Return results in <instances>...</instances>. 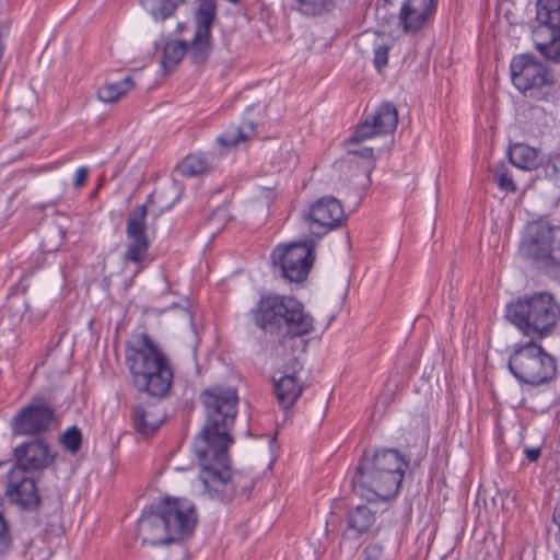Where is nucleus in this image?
Returning <instances> with one entry per match:
<instances>
[{"label": "nucleus", "instance_id": "1", "mask_svg": "<svg viewBox=\"0 0 560 560\" xmlns=\"http://www.w3.org/2000/svg\"><path fill=\"white\" fill-rule=\"evenodd\" d=\"M206 423L194 441V453L201 466V474L194 486L211 499L231 501L247 498L254 482L241 471H232L228 448L233 443L230 433L237 415L238 397L231 387H213L202 393Z\"/></svg>", "mask_w": 560, "mask_h": 560}, {"label": "nucleus", "instance_id": "2", "mask_svg": "<svg viewBox=\"0 0 560 560\" xmlns=\"http://www.w3.org/2000/svg\"><path fill=\"white\" fill-rule=\"evenodd\" d=\"M125 362L133 388L153 401L139 402L130 408L135 431L143 438L153 435L165 420L160 400L167 396L173 384L174 370L168 357L148 334H138L126 342Z\"/></svg>", "mask_w": 560, "mask_h": 560}, {"label": "nucleus", "instance_id": "3", "mask_svg": "<svg viewBox=\"0 0 560 560\" xmlns=\"http://www.w3.org/2000/svg\"><path fill=\"white\" fill-rule=\"evenodd\" d=\"M194 503L187 499L165 498L143 509L138 520V536L153 547L182 542L197 525Z\"/></svg>", "mask_w": 560, "mask_h": 560}, {"label": "nucleus", "instance_id": "4", "mask_svg": "<svg viewBox=\"0 0 560 560\" xmlns=\"http://www.w3.org/2000/svg\"><path fill=\"white\" fill-rule=\"evenodd\" d=\"M254 324L265 334L276 337H302L313 332L314 318L293 296L261 295L250 310Z\"/></svg>", "mask_w": 560, "mask_h": 560}, {"label": "nucleus", "instance_id": "5", "mask_svg": "<svg viewBox=\"0 0 560 560\" xmlns=\"http://www.w3.org/2000/svg\"><path fill=\"white\" fill-rule=\"evenodd\" d=\"M506 319L522 338L546 339L560 320V306L552 294L536 292L511 302L505 307Z\"/></svg>", "mask_w": 560, "mask_h": 560}, {"label": "nucleus", "instance_id": "6", "mask_svg": "<svg viewBox=\"0 0 560 560\" xmlns=\"http://www.w3.org/2000/svg\"><path fill=\"white\" fill-rule=\"evenodd\" d=\"M542 340L521 338L512 346L508 369L518 384L538 387L557 378V360L542 347Z\"/></svg>", "mask_w": 560, "mask_h": 560}, {"label": "nucleus", "instance_id": "7", "mask_svg": "<svg viewBox=\"0 0 560 560\" xmlns=\"http://www.w3.org/2000/svg\"><path fill=\"white\" fill-rule=\"evenodd\" d=\"M518 254L550 278L560 279V226L530 222L522 237Z\"/></svg>", "mask_w": 560, "mask_h": 560}, {"label": "nucleus", "instance_id": "8", "mask_svg": "<svg viewBox=\"0 0 560 560\" xmlns=\"http://www.w3.org/2000/svg\"><path fill=\"white\" fill-rule=\"evenodd\" d=\"M511 79L524 97L534 101L553 102L556 81L552 71L533 54L513 57L510 63Z\"/></svg>", "mask_w": 560, "mask_h": 560}, {"label": "nucleus", "instance_id": "9", "mask_svg": "<svg viewBox=\"0 0 560 560\" xmlns=\"http://www.w3.org/2000/svg\"><path fill=\"white\" fill-rule=\"evenodd\" d=\"M530 34L536 50L547 60L560 63V5L558 0H538Z\"/></svg>", "mask_w": 560, "mask_h": 560}, {"label": "nucleus", "instance_id": "10", "mask_svg": "<svg viewBox=\"0 0 560 560\" xmlns=\"http://www.w3.org/2000/svg\"><path fill=\"white\" fill-rule=\"evenodd\" d=\"M401 481L398 475L377 471L374 465L369 463L366 454L360 459L352 477L354 491L368 501H385L395 497Z\"/></svg>", "mask_w": 560, "mask_h": 560}, {"label": "nucleus", "instance_id": "11", "mask_svg": "<svg viewBox=\"0 0 560 560\" xmlns=\"http://www.w3.org/2000/svg\"><path fill=\"white\" fill-rule=\"evenodd\" d=\"M55 416V408L44 397L34 396L12 418V434L32 438L45 434L52 428Z\"/></svg>", "mask_w": 560, "mask_h": 560}, {"label": "nucleus", "instance_id": "12", "mask_svg": "<svg viewBox=\"0 0 560 560\" xmlns=\"http://www.w3.org/2000/svg\"><path fill=\"white\" fill-rule=\"evenodd\" d=\"M315 255L306 242L278 245L271 253L275 268L289 282H303L313 266Z\"/></svg>", "mask_w": 560, "mask_h": 560}, {"label": "nucleus", "instance_id": "13", "mask_svg": "<svg viewBox=\"0 0 560 560\" xmlns=\"http://www.w3.org/2000/svg\"><path fill=\"white\" fill-rule=\"evenodd\" d=\"M217 18L215 0H199L194 13L196 24L191 40L187 42V52L195 65H203L210 57L211 28Z\"/></svg>", "mask_w": 560, "mask_h": 560}, {"label": "nucleus", "instance_id": "14", "mask_svg": "<svg viewBox=\"0 0 560 560\" xmlns=\"http://www.w3.org/2000/svg\"><path fill=\"white\" fill-rule=\"evenodd\" d=\"M148 207L145 203L137 206L128 213L126 221V236L128 244L122 256L124 262L137 266V272L143 269V262L149 255L151 241L147 234Z\"/></svg>", "mask_w": 560, "mask_h": 560}, {"label": "nucleus", "instance_id": "15", "mask_svg": "<svg viewBox=\"0 0 560 560\" xmlns=\"http://www.w3.org/2000/svg\"><path fill=\"white\" fill-rule=\"evenodd\" d=\"M311 234L316 237L326 235L346 221L343 208L338 199L326 196L313 203L304 214Z\"/></svg>", "mask_w": 560, "mask_h": 560}, {"label": "nucleus", "instance_id": "16", "mask_svg": "<svg viewBox=\"0 0 560 560\" xmlns=\"http://www.w3.org/2000/svg\"><path fill=\"white\" fill-rule=\"evenodd\" d=\"M397 124L398 113L396 107L390 102H384L358 126L355 132L349 139V143H359L373 137L392 133L395 131Z\"/></svg>", "mask_w": 560, "mask_h": 560}, {"label": "nucleus", "instance_id": "17", "mask_svg": "<svg viewBox=\"0 0 560 560\" xmlns=\"http://www.w3.org/2000/svg\"><path fill=\"white\" fill-rule=\"evenodd\" d=\"M13 455L15 464L11 467L32 474L49 467L56 458V454L50 451L49 444L42 439H33L18 445Z\"/></svg>", "mask_w": 560, "mask_h": 560}, {"label": "nucleus", "instance_id": "18", "mask_svg": "<svg viewBox=\"0 0 560 560\" xmlns=\"http://www.w3.org/2000/svg\"><path fill=\"white\" fill-rule=\"evenodd\" d=\"M5 494L23 510H34L39 505L36 483L32 474L11 468L8 472Z\"/></svg>", "mask_w": 560, "mask_h": 560}, {"label": "nucleus", "instance_id": "19", "mask_svg": "<svg viewBox=\"0 0 560 560\" xmlns=\"http://www.w3.org/2000/svg\"><path fill=\"white\" fill-rule=\"evenodd\" d=\"M303 369V363L298 358H291L284 369V373L279 378H273L275 394L279 405L283 408H290L295 404L303 392L298 373Z\"/></svg>", "mask_w": 560, "mask_h": 560}, {"label": "nucleus", "instance_id": "20", "mask_svg": "<svg viewBox=\"0 0 560 560\" xmlns=\"http://www.w3.org/2000/svg\"><path fill=\"white\" fill-rule=\"evenodd\" d=\"M436 7V0H405L399 12L404 32L415 34L424 27L433 19Z\"/></svg>", "mask_w": 560, "mask_h": 560}, {"label": "nucleus", "instance_id": "21", "mask_svg": "<svg viewBox=\"0 0 560 560\" xmlns=\"http://www.w3.org/2000/svg\"><path fill=\"white\" fill-rule=\"evenodd\" d=\"M369 463L373 464L377 471H388V474L398 475L400 479H404L409 466L405 457L393 448L375 452L373 456H369Z\"/></svg>", "mask_w": 560, "mask_h": 560}, {"label": "nucleus", "instance_id": "22", "mask_svg": "<svg viewBox=\"0 0 560 560\" xmlns=\"http://www.w3.org/2000/svg\"><path fill=\"white\" fill-rule=\"evenodd\" d=\"M188 0H140V5L150 18L156 23H163L172 19L179 7Z\"/></svg>", "mask_w": 560, "mask_h": 560}, {"label": "nucleus", "instance_id": "23", "mask_svg": "<svg viewBox=\"0 0 560 560\" xmlns=\"http://www.w3.org/2000/svg\"><path fill=\"white\" fill-rule=\"evenodd\" d=\"M375 523V513L366 505H358L347 513V535L354 538L366 533Z\"/></svg>", "mask_w": 560, "mask_h": 560}, {"label": "nucleus", "instance_id": "24", "mask_svg": "<svg viewBox=\"0 0 560 560\" xmlns=\"http://www.w3.org/2000/svg\"><path fill=\"white\" fill-rule=\"evenodd\" d=\"M214 167V155L210 153H190L177 164V171L186 177L210 172Z\"/></svg>", "mask_w": 560, "mask_h": 560}, {"label": "nucleus", "instance_id": "25", "mask_svg": "<svg viewBox=\"0 0 560 560\" xmlns=\"http://www.w3.org/2000/svg\"><path fill=\"white\" fill-rule=\"evenodd\" d=\"M256 122L253 120H243L238 126H230L220 136L217 141L225 148H234L241 142H246L256 133Z\"/></svg>", "mask_w": 560, "mask_h": 560}, {"label": "nucleus", "instance_id": "26", "mask_svg": "<svg viewBox=\"0 0 560 560\" xmlns=\"http://www.w3.org/2000/svg\"><path fill=\"white\" fill-rule=\"evenodd\" d=\"M509 159L514 166L524 171L536 170L541 163L539 152L524 143H516L511 147Z\"/></svg>", "mask_w": 560, "mask_h": 560}, {"label": "nucleus", "instance_id": "27", "mask_svg": "<svg viewBox=\"0 0 560 560\" xmlns=\"http://www.w3.org/2000/svg\"><path fill=\"white\" fill-rule=\"evenodd\" d=\"M288 7L303 16L313 18L331 12L336 0H287Z\"/></svg>", "mask_w": 560, "mask_h": 560}, {"label": "nucleus", "instance_id": "28", "mask_svg": "<svg viewBox=\"0 0 560 560\" xmlns=\"http://www.w3.org/2000/svg\"><path fill=\"white\" fill-rule=\"evenodd\" d=\"M187 52L186 40H171L167 42L163 48L161 58V66L165 73L172 72L184 58Z\"/></svg>", "mask_w": 560, "mask_h": 560}, {"label": "nucleus", "instance_id": "29", "mask_svg": "<svg viewBox=\"0 0 560 560\" xmlns=\"http://www.w3.org/2000/svg\"><path fill=\"white\" fill-rule=\"evenodd\" d=\"M133 85L132 78L129 75L119 81L106 82L98 89L97 96L104 103H113L127 94Z\"/></svg>", "mask_w": 560, "mask_h": 560}, {"label": "nucleus", "instance_id": "30", "mask_svg": "<svg viewBox=\"0 0 560 560\" xmlns=\"http://www.w3.org/2000/svg\"><path fill=\"white\" fill-rule=\"evenodd\" d=\"M373 63L378 72H381L388 63V54L392 49V39L384 34H374L372 42Z\"/></svg>", "mask_w": 560, "mask_h": 560}, {"label": "nucleus", "instance_id": "31", "mask_svg": "<svg viewBox=\"0 0 560 560\" xmlns=\"http://www.w3.org/2000/svg\"><path fill=\"white\" fill-rule=\"evenodd\" d=\"M62 447L71 454H75L81 448L82 433L75 425L68 428L60 436Z\"/></svg>", "mask_w": 560, "mask_h": 560}, {"label": "nucleus", "instance_id": "32", "mask_svg": "<svg viewBox=\"0 0 560 560\" xmlns=\"http://www.w3.org/2000/svg\"><path fill=\"white\" fill-rule=\"evenodd\" d=\"M493 177L501 189L510 192H514L516 190V185L510 174L508 166L503 162L494 166Z\"/></svg>", "mask_w": 560, "mask_h": 560}, {"label": "nucleus", "instance_id": "33", "mask_svg": "<svg viewBox=\"0 0 560 560\" xmlns=\"http://www.w3.org/2000/svg\"><path fill=\"white\" fill-rule=\"evenodd\" d=\"M359 560H386L384 548L378 544L368 545L362 550Z\"/></svg>", "mask_w": 560, "mask_h": 560}, {"label": "nucleus", "instance_id": "34", "mask_svg": "<svg viewBox=\"0 0 560 560\" xmlns=\"http://www.w3.org/2000/svg\"><path fill=\"white\" fill-rule=\"evenodd\" d=\"M11 537L3 516L0 514V555L9 549Z\"/></svg>", "mask_w": 560, "mask_h": 560}, {"label": "nucleus", "instance_id": "35", "mask_svg": "<svg viewBox=\"0 0 560 560\" xmlns=\"http://www.w3.org/2000/svg\"><path fill=\"white\" fill-rule=\"evenodd\" d=\"M88 174H89L88 166H80L79 168H77L74 176H73V186L75 188H81L86 180Z\"/></svg>", "mask_w": 560, "mask_h": 560}, {"label": "nucleus", "instance_id": "36", "mask_svg": "<svg viewBox=\"0 0 560 560\" xmlns=\"http://www.w3.org/2000/svg\"><path fill=\"white\" fill-rule=\"evenodd\" d=\"M349 153L353 154V155H358V156L364 158V159H373L374 151H373V148H371V147H363V148L358 149V150L349 149Z\"/></svg>", "mask_w": 560, "mask_h": 560}, {"label": "nucleus", "instance_id": "37", "mask_svg": "<svg viewBox=\"0 0 560 560\" xmlns=\"http://www.w3.org/2000/svg\"><path fill=\"white\" fill-rule=\"evenodd\" d=\"M540 453H541V450L540 447H525L524 448V454H525V457L534 463V462H537L539 456H540Z\"/></svg>", "mask_w": 560, "mask_h": 560}, {"label": "nucleus", "instance_id": "38", "mask_svg": "<svg viewBox=\"0 0 560 560\" xmlns=\"http://www.w3.org/2000/svg\"><path fill=\"white\" fill-rule=\"evenodd\" d=\"M560 171V159L558 163H548L546 166V173L548 176H556L557 173Z\"/></svg>", "mask_w": 560, "mask_h": 560}, {"label": "nucleus", "instance_id": "39", "mask_svg": "<svg viewBox=\"0 0 560 560\" xmlns=\"http://www.w3.org/2000/svg\"><path fill=\"white\" fill-rule=\"evenodd\" d=\"M552 520L553 523L558 526V533L556 534V538L560 544V511L553 514Z\"/></svg>", "mask_w": 560, "mask_h": 560}, {"label": "nucleus", "instance_id": "40", "mask_svg": "<svg viewBox=\"0 0 560 560\" xmlns=\"http://www.w3.org/2000/svg\"><path fill=\"white\" fill-rule=\"evenodd\" d=\"M185 27H186L185 23L179 22V23H177V25H176V31H177L178 33H182V32L185 30Z\"/></svg>", "mask_w": 560, "mask_h": 560}, {"label": "nucleus", "instance_id": "41", "mask_svg": "<svg viewBox=\"0 0 560 560\" xmlns=\"http://www.w3.org/2000/svg\"><path fill=\"white\" fill-rule=\"evenodd\" d=\"M538 0H535V7H537ZM558 4L560 5V0H558Z\"/></svg>", "mask_w": 560, "mask_h": 560}]
</instances>
